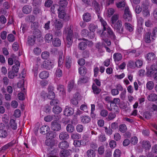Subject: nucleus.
I'll use <instances>...</instances> for the list:
<instances>
[{"label": "nucleus", "mask_w": 157, "mask_h": 157, "mask_svg": "<svg viewBox=\"0 0 157 157\" xmlns=\"http://www.w3.org/2000/svg\"><path fill=\"white\" fill-rule=\"evenodd\" d=\"M69 144L66 141H61L58 145V147L62 150L66 149L69 147Z\"/></svg>", "instance_id": "obj_10"}, {"label": "nucleus", "mask_w": 157, "mask_h": 157, "mask_svg": "<svg viewBox=\"0 0 157 157\" xmlns=\"http://www.w3.org/2000/svg\"><path fill=\"white\" fill-rule=\"evenodd\" d=\"M54 117H55V115H48L44 117V120L46 122H50L52 121Z\"/></svg>", "instance_id": "obj_52"}, {"label": "nucleus", "mask_w": 157, "mask_h": 157, "mask_svg": "<svg viewBox=\"0 0 157 157\" xmlns=\"http://www.w3.org/2000/svg\"><path fill=\"white\" fill-rule=\"evenodd\" d=\"M154 86V84L152 81H149L146 84V88L149 90H151L153 89Z\"/></svg>", "instance_id": "obj_45"}, {"label": "nucleus", "mask_w": 157, "mask_h": 157, "mask_svg": "<svg viewBox=\"0 0 157 157\" xmlns=\"http://www.w3.org/2000/svg\"><path fill=\"white\" fill-rule=\"evenodd\" d=\"M111 25L116 32H119L122 25V21L121 20H118L117 22L114 23V24H111Z\"/></svg>", "instance_id": "obj_7"}, {"label": "nucleus", "mask_w": 157, "mask_h": 157, "mask_svg": "<svg viewBox=\"0 0 157 157\" xmlns=\"http://www.w3.org/2000/svg\"><path fill=\"white\" fill-rule=\"evenodd\" d=\"M13 145V144L11 142L8 143L1 148V151H4L6 150L9 147L12 146Z\"/></svg>", "instance_id": "obj_58"}, {"label": "nucleus", "mask_w": 157, "mask_h": 157, "mask_svg": "<svg viewBox=\"0 0 157 157\" xmlns=\"http://www.w3.org/2000/svg\"><path fill=\"white\" fill-rule=\"evenodd\" d=\"M39 24L37 22H32L31 25V28L32 29L35 30L38 29Z\"/></svg>", "instance_id": "obj_49"}, {"label": "nucleus", "mask_w": 157, "mask_h": 157, "mask_svg": "<svg viewBox=\"0 0 157 157\" xmlns=\"http://www.w3.org/2000/svg\"><path fill=\"white\" fill-rule=\"evenodd\" d=\"M53 63L51 60H45L42 65V67L44 68L47 70H50L52 68Z\"/></svg>", "instance_id": "obj_6"}, {"label": "nucleus", "mask_w": 157, "mask_h": 157, "mask_svg": "<svg viewBox=\"0 0 157 157\" xmlns=\"http://www.w3.org/2000/svg\"><path fill=\"white\" fill-rule=\"evenodd\" d=\"M141 146L142 147L147 150H149L151 147L150 142L148 141H143L141 143Z\"/></svg>", "instance_id": "obj_17"}, {"label": "nucleus", "mask_w": 157, "mask_h": 157, "mask_svg": "<svg viewBox=\"0 0 157 157\" xmlns=\"http://www.w3.org/2000/svg\"><path fill=\"white\" fill-rule=\"evenodd\" d=\"M122 58V56L121 54L119 53H115L113 55V58L115 62L121 60Z\"/></svg>", "instance_id": "obj_26"}, {"label": "nucleus", "mask_w": 157, "mask_h": 157, "mask_svg": "<svg viewBox=\"0 0 157 157\" xmlns=\"http://www.w3.org/2000/svg\"><path fill=\"white\" fill-rule=\"evenodd\" d=\"M46 138L48 139L51 140L55 138L56 136V135L54 132H48L46 134Z\"/></svg>", "instance_id": "obj_34"}, {"label": "nucleus", "mask_w": 157, "mask_h": 157, "mask_svg": "<svg viewBox=\"0 0 157 157\" xmlns=\"http://www.w3.org/2000/svg\"><path fill=\"white\" fill-rule=\"evenodd\" d=\"M10 126L12 129L15 130L17 128V124L15 121L13 119H11L10 121Z\"/></svg>", "instance_id": "obj_38"}, {"label": "nucleus", "mask_w": 157, "mask_h": 157, "mask_svg": "<svg viewBox=\"0 0 157 157\" xmlns=\"http://www.w3.org/2000/svg\"><path fill=\"white\" fill-rule=\"evenodd\" d=\"M8 40L10 42H13L15 40V37L12 34H9L7 37Z\"/></svg>", "instance_id": "obj_61"}, {"label": "nucleus", "mask_w": 157, "mask_h": 157, "mask_svg": "<svg viewBox=\"0 0 157 157\" xmlns=\"http://www.w3.org/2000/svg\"><path fill=\"white\" fill-rule=\"evenodd\" d=\"M41 58L44 59H46L49 56V53L47 51H44L42 52L41 54Z\"/></svg>", "instance_id": "obj_54"}, {"label": "nucleus", "mask_w": 157, "mask_h": 157, "mask_svg": "<svg viewBox=\"0 0 157 157\" xmlns=\"http://www.w3.org/2000/svg\"><path fill=\"white\" fill-rule=\"evenodd\" d=\"M72 151L70 149H64L61 151L59 155L61 157H67L71 155Z\"/></svg>", "instance_id": "obj_9"}, {"label": "nucleus", "mask_w": 157, "mask_h": 157, "mask_svg": "<svg viewBox=\"0 0 157 157\" xmlns=\"http://www.w3.org/2000/svg\"><path fill=\"white\" fill-rule=\"evenodd\" d=\"M60 7L58 5H55L52 6L51 8V10L52 13H55V12L57 10L58 11H59Z\"/></svg>", "instance_id": "obj_39"}, {"label": "nucleus", "mask_w": 157, "mask_h": 157, "mask_svg": "<svg viewBox=\"0 0 157 157\" xmlns=\"http://www.w3.org/2000/svg\"><path fill=\"white\" fill-rule=\"evenodd\" d=\"M53 38L52 34L50 33H48L46 34L44 40L45 42L47 43L51 42Z\"/></svg>", "instance_id": "obj_24"}, {"label": "nucleus", "mask_w": 157, "mask_h": 157, "mask_svg": "<svg viewBox=\"0 0 157 157\" xmlns=\"http://www.w3.org/2000/svg\"><path fill=\"white\" fill-rule=\"evenodd\" d=\"M36 38L32 35L29 36L28 38V43L29 44L31 45H33L34 44Z\"/></svg>", "instance_id": "obj_37"}, {"label": "nucleus", "mask_w": 157, "mask_h": 157, "mask_svg": "<svg viewBox=\"0 0 157 157\" xmlns=\"http://www.w3.org/2000/svg\"><path fill=\"white\" fill-rule=\"evenodd\" d=\"M120 102V100L118 98H114L113 101H110V106L112 105H117V104H118Z\"/></svg>", "instance_id": "obj_59"}, {"label": "nucleus", "mask_w": 157, "mask_h": 157, "mask_svg": "<svg viewBox=\"0 0 157 157\" xmlns=\"http://www.w3.org/2000/svg\"><path fill=\"white\" fill-rule=\"evenodd\" d=\"M86 153L88 157H95L96 155V153L94 150L92 149L88 150Z\"/></svg>", "instance_id": "obj_32"}, {"label": "nucleus", "mask_w": 157, "mask_h": 157, "mask_svg": "<svg viewBox=\"0 0 157 157\" xmlns=\"http://www.w3.org/2000/svg\"><path fill=\"white\" fill-rule=\"evenodd\" d=\"M92 5L94 7L96 11L98 13L100 12V8L99 5L96 1H94L92 2Z\"/></svg>", "instance_id": "obj_42"}, {"label": "nucleus", "mask_w": 157, "mask_h": 157, "mask_svg": "<svg viewBox=\"0 0 157 157\" xmlns=\"http://www.w3.org/2000/svg\"><path fill=\"white\" fill-rule=\"evenodd\" d=\"M52 44L55 47L59 46L61 44V41L58 38H54L52 40Z\"/></svg>", "instance_id": "obj_28"}, {"label": "nucleus", "mask_w": 157, "mask_h": 157, "mask_svg": "<svg viewBox=\"0 0 157 157\" xmlns=\"http://www.w3.org/2000/svg\"><path fill=\"white\" fill-rule=\"evenodd\" d=\"M124 25L125 29L128 31L131 32L133 30V26L130 23L125 22Z\"/></svg>", "instance_id": "obj_31"}, {"label": "nucleus", "mask_w": 157, "mask_h": 157, "mask_svg": "<svg viewBox=\"0 0 157 157\" xmlns=\"http://www.w3.org/2000/svg\"><path fill=\"white\" fill-rule=\"evenodd\" d=\"M32 10V7L29 5L24 6L22 9L23 12L26 14H29L31 12Z\"/></svg>", "instance_id": "obj_21"}, {"label": "nucleus", "mask_w": 157, "mask_h": 157, "mask_svg": "<svg viewBox=\"0 0 157 157\" xmlns=\"http://www.w3.org/2000/svg\"><path fill=\"white\" fill-rule=\"evenodd\" d=\"M119 17V15L118 14L116 13L114 14L111 19V24H114L117 22L118 20Z\"/></svg>", "instance_id": "obj_27"}, {"label": "nucleus", "mask_w": 157, "mask_h": 157, "mask_svg": "<svg viewBox=\"0 0 157 157\" xmlns=\"http://www.w3.org/2000/svg\"><path fill=\"white\" fill-rule=\"evenodd\" d=\"M86 69L84 67H81L78 68V72L81 75H84L86 73Z\"/></svg>", "instance_id": "obj_40"}, {"label": "nucleus", "mask_w": 157, "mask_h": 157, "mask_svg": "<svg viewBox=\"0 0 157 157\" xmlns=\"http://www.w3.org/2000/svg\"><path fill=\"white\" fill-rule=\"evenodd\" d=\"M104 128H105V132L107 135L110 136L112 134L113 131L112 129L110 128V126L109 127V128L106 127H105Z\"/></svg>", "instance_id": "obj_48"}, {"label": "nucleus", "mask_w": 157, "mask_h": 157, "mask_svg": "<svg viewBox=\"0 0 157 157\" xmlns=\"http://www.w3.org/2000/svg\"><path fill=\"white\" fill-rule=\"evenodd\" d=\"M41 49L38 47H36L33 49V53L36 55H39L41 52Z\"/></svg>", "instance_id": "obj_55"}, {"label": "nucleus", "mask_w": 157, "mask_h": 157, "mask_svg": "<svg viewBox=\"0 0 157 157\" xmlns=\"http://www.w3.org/2000/svg\"><path fill=\"white\" fill-rule=\"evenodd\" d=\"M121 155V151L119 149H116L114 151L113 153V156L114 157H120Z\"/></svg>", "instance_id": "obj_64"}, {"label": "nucleus", "mask_w": 157, "mask_h": 157, "mask_svg": "<svg viewBox=\"0 0 157 157\" xmlns=\"http://www.w3.org/2000/svg\"><path fill=\"white\" fill-rule=\"evenodd\" d=\"M59 138L61 140H67L69 138V135L67 132H63L60 133Z\"/></svg>", "instance_id": "obj_16"}, {"label": "nucleus", "mask_w": 157, "mask_h": 157, "mask_svg": "<svg viewBox=\"0 0 157 157\" xmlns=\"http://www.w3.org/2000/svg\"><path fill=\"white\" fill-rule=\"evenodd\" d=\"M110 106L111 108L108 109L109 110L113 111L116 113L119 112V109L117 105H112Z\"/></svg>", "instance_id": "obj_41"}, {"label": "nucleus", "mask_w": 157, "mask_h": 157, "mask_svg": "<svg viewBox=\"0 0 157 157\" xmlns=\"http://www.w3.org/2000/svg\"><path fill=\"white\" fill-rule=\"evenodd\" d=\"M53 87L52 86H50L48 88V93L47 97L49 99H52L55 98V94L53 91Z\"/></svg>", "instance_id": "obj_11"}, {"label": "nucleus", "mask_w": 157, "mask_h": 157, "mask_svg": "<svg viewBox=\"0 0 157 157\" xmlns=\"http://www.w3.org/2000/svg\"><path fill=\"white\" fill-rule=\"evenodd\" d=\"M98 19L100 21L102 26L103 27V30L102 32L100 30L98 33L100 34V36L102 38H107L109 36L111 38L114 39L115 36L114 33L111 28L107 25L106 21L99 15L98 16Z\"/></svg>", "instance_id": "obj_1"}, {"label": "nucleus", "mask_w": 157, "mask_h": 157, "mask_svg": "<svg viewBox=\"0 0 157 157\" xmlns=\"http://www.w3.org/2000/svg\"><path fill=\"white\" fill-rule=\"evenodd\" d=\"M123 17L126 21H129L132 20V16L129 8L128 7H125L124 10V14Z\"/></svg>", "instance_id": "obj_3"}, {"label": "nucleus", "mask_w": 157, "mask_h": 157, "mask_svg": "<svg viewBox=\"0 0 157 157\" xmlns=\"http://www.w3.org/2000/svg\"><path fill=\"white\" fill-rule=\"evenodd\" d=\"M75 84V82L73 80H71L70 81L68 84V91L70 92L73 88Z\"/></svg>", "instance_id": "obj_43"}, {"label": "nucleus", "mask_w": 157, "mask_h": 157, "mask_svg": "<svg viewBox=\"0 0 157 157\" xmlns=\"http://www.w3.org/2000/svg\"><path fill=\"white\" fill-rule=\"evenodd\" d=\"M60 29H53L54 32V35L56 36H60L62 35V33Z\"/></svg>", "instance_id": "obj_62"}, {"label": "nucleus", "mask_w": 157, "mask_h": 157, "mask_svg": "<svg viewBox=\"0 0 157 157\" xmlns=\"http://www.w3.org/2000/svg\"><path fill=\"white\" fill-rule=\"evenodd\" d=\"M106 139L105 135L103 134H101L98 136V140L101 142H104Z\"/></svg>", "instance_id": "obj_53"}, {"label": "nucleus", "mask_w": 157, "mask_h": 157, "mask_svg": "<svg viewBox=\"0 0 157 157\" xmlns=\"http://www.w3.org/2000/svg\"><path fill=\"white\" fill-rule=\"evenodd\" d=\"M74 113V110L71 108H66L64 111V115L67 116H70Z\"/></svg>", "instance_id": "obj_20"}, {"label": "nucleus", "mask_w": 157, "mask_h": 157, "mask_svg": "<svg viewBox=\"0 0 157 157\" xmlns=\"http://www.w3.org/2000/svg\"><path fill=\"white\" fill-rule=\"evenodd\" d=\"M52 111L55 114H58L61 112L62 109L59 106L55 105L53 108Z\"/></svg>", "instance_id": "obj_33"}, {"label": "nucleus", "mask_w": 157, "mask_h": 157, "mask_svg": "<svg viewBox=\"0 0 157 157\" xmlns=\"http://www.w3.org/2000/svg\"><path fill=\"white\" fill-rule=\"evenodd\" d=\"M41 32L38 29H36L33 32V36L36 38L40 37L41 36Z\"/></svg>", "instance_id": "obj_35"}, {"label": "nucleus", "mask_w": 157, "mask_h": 157, "mask_svg": "<svg viewBox=\"0 0 157 157\" xmlns=\"http://www.w3.org/2000/svg\"><path fill=\"white\" fill-rule=\"evenodd\" d=\"M35 20V16L33 15H30L27 16L25 18L26 21L32 22Z\"/></svg>", "instance_id": "obj_47"}, {"label": "nucleus", "mask_w": 157, "mask_h": 157, "mask_svg": "<svg viewBox=\"0 0 157 157\" xmlns=\"http://www.w3.org/2000/svg\"><path fill=\"white\" fill-rule=\"evenodd\" d=\"M155 55L153 52L148 53L147 56V59L149 61H152L155 58Z\"/></svg>", "instance_id": "obj_30"}, {"label": "nucleus", "mask_w": 157, "mask_h": 157, "mask_svg": "<svg viewBox=\"0 0 157 157\" xmlns=\"http://www.w3.org/2000/svg\"><path fill=\"white\" fill-rule=\"evenodd\" d=\"M49 76L48 72L47 71H43L39 75V77L41 79H45L47 78Z\"/></svg>", "instance_id": "obj_22"}, {"label": "nucleus", "mask_w": 157, "mask_h": 157, "mask_svg": "<svg viewBox=\"0 0 157 157\" xmlns=\"http://www.w3.org/2000/svg\"><path fill=\"white\" fill-rule=\"evenodd\" d=\"M40 133L43 134H45L50 130L49 127L47 125H43L40 128Z\"/></svg>", "instance_id": "obj_18"}, {"label": "nucleus", "mask_w": 157, "mask_h": 157, "mask_svg": "<svg viewBox=\"0 0 157 157\" xmlns=\"http://www.w3.org/2000/svg\"><path fill=\"white\" fill-rule=\"evenodd\" d=\"M81 121L83 123H87L90 121V119L89 117L87 116H84L80 117Z\"/></svg>", "instance_id": "obj_29"}, {"label": "nucleus", "mask_w": 157, "mask_h": 157, "mask_svg": "<svg viewBox=\"0 0 157 157\" xmlns=\"http://www.w3.org/2000/svg\"><path fill=\"white\" fill-rule=\"evenodd\" d=\"M92 89L93 92L95 94H99L101 91V89L98 87L94 83H93L92 85Z\"/></svg>", "instance_id": "obj_23"}, {"label": "nucleus", "mask_w": 157, "mask_h": 157, "mask_svg": "<svg viewBox=\"0 0 157 157\" xmlns=\"http://www.w3.org/2000/svg\"><path fill=\"white\" fill-rule=\"evenodd\" d=\"M64 59V57L63 55V52H59V59H58V66L61 67L63 65Z\"/></svg>", "instance_id": "obj_14"}, {"label": "nucleus", "mask_w": 157, "mask_h": 157, "mask_svg": "<svg viewBox=\"0 0 157 157\" xmlns=\"http://www.w3.org/2000/svg\"><path fill=\"white\" fill-rule=\"evenodd\" d=\"M53 25L54 26V29H60L63 27V24L61 21L59 19H55L52 20Z\"/></svg>", "instance_id": "obj_4"}, {"label": "nucleus", "mask_w": 157, "mask_h": 157, "mask_svg": "<svg viewBox=\"0 0 157 157\" xmlns=\"http://www.w3.org/2000/svg\"><path fill=\"white\" fill-rule=\"evenodd\" d=\"M63 33L64 34L67 35L66 46L68 48H70L72 45L74 37L72 26L70 25L66 27L64 29Z\"/></svg>", "instance_id": "obj_2"}, {"label": "nucleus", "mask_w": 157, "mask_h": 157, "mask_svg": "<svg viewBox=\"0 0 157 157\" xmlns=\"http://www.w3.org/2000/svg\"><path fill=\"white\" fill-rule=\"evenodd\" d=\"M79 94L77 93L75 94L73 98L71 100V103L74 105H76L78 104V98L79 97Z\"/></svg>", "instance_id": "obj_25"}, {"label": "nucleus", "mask_w": 157, "mask_h": 157, "mask_svg": "<svg viewBox=\"0 0 157 157\" xmlns=\"http://www.w3.org/2000/svg\"><path fill=\"white\" fill-rule=\"evenodd\" d=\"M147 99L148 101H156L157 100V95L155 93H151L148 96Z\"/></svg>", "instance_id": "obj_19"}, {"label": "nucleus", "mask_w": 157, "mask_h": 157, "mask_svg": "<svg viewBox=\"0 0 157 157\" xmlns=\"http://www.w3.org/2000/svg\"><path fill=\"white\" fill-rule=\"evenodd\" d=\"M157 67L155 65H151L150 67H147V73L148 76H150L156 70Z\"/></svg>", "instance_id": "obj_12"}, {"label": "nucleus", "mask_w": 157, "mask_h": 157, "mask_svg": "<svg viewBox=\"0 0 157 157\" xmlns=\"http://www.w3.org/2000/svg\"><path fill=\"white\" fill-rule=\"evenodd\" d=\"M82 40H85V41H82L79 43L78 45V48L79 49L83 50L86 48L87 43L89 41L84 38H82Z\"/></svg>", "instance_id": "obj_13"}, {"label": "nucleus", "mask_w": 157, "mask_h": 157, "mask_svg": "<svg viewBox=\"0 0 157 157\" xmlns=\"http://www.w3.org/2000/svg\"><path fill=\"white\" fill-rule=\"evenodd\" d=\"M71 58L69 56L66 57L65 60V66L67 69H70L72 65Z\"/></svg>", "instance_id": "obj_15"}, {"label": "nucleus", "mask_w": 157, "mask_h": 157, "mask_svg": "<svg viewBox=\"0 0 157 157\" xmlns=\"http://www.w3.org/2000/svg\"><path fill=\"white\" fill-rule=\"evenodd\" d=\"M144 39L146 43H149L155 39L152 35L151 36V33L148 32L146 33L144 35Z\"/></svg>", "instance_id": "obj_8"}, {"label": "nucleus", "mask_w": 157, "mask_h": 157, "mask_svg": "<svg viewBox=\"0 0 157 157\" xmlns=\"http://www.w3.org/2000/svg\"><path fill=\"white\" fill-rule=\"evenodd\" d=\"M142 13L144 17H147L150 16V12L148 8L145 7L143 8Z\"/></svg>", "instance_id": "obj_44"}, {"label": "nucleus", "mask_w": 157, "mask_h": 157, "mask_svg": "<svg viewBox=\"0 0 157 157\" xmlns=\"http://www.w3.org/2000/svg\"><path fill=\"white\" fill-rule=\"evenodd\" d=\"M138 141L137 138L136 136H133L131 138V144L133 145H135L137 144Z\"/></svg>", "instance_id": "obj_60"}, {"label": "nucleus", "mask_w": 157, "mask_h": 157, "mask_svg": "<svg viewBox=\"0 0 157 157\" xmlns=\"http://www.w3.org/2000/svg\"><path fill=\"white\" fill-rule=\"evenodd\" d=\"M74 130V127L72 124H69L67 125L66 127V130L68 132H73Z\"/></svg>", "instance_id": "obj_46"}, {"label": "nucleus", "mask_w": 157, "mask_h": 157, "mask_svg": "<svg viewBox=\"0 0 157 157\" xmlns=\"http://www.w3.org/2000/svg\"><path fill=\"white\" fill-rule=\"evenodd\" d=\"M91 19V17L90 14L88 13H85L83 15V19L86 22L89 21H90Z\"/></svg>", "instance_id": "obj_36"}, {"label": "nucleus", "mask_w": 157, "mask_h": 157, "mask_svg": "<svg viewBox=\"0 0 157 157\" xmlns=\"http://www.w3.org/2000/svg\"><path fill=\"white\" fill-rule=\"evenodd\" d=\"M81 137V136L79 134L75 132L72 134L71 138L72 139H78Z\"/></svg>", "instance_id": "obj_56"}, {"label": "nucleus", "mask_w": 157, "mask_h": 157, "mask_svg": "<svg viewBox=\"0 0 157 157\" xmlns=\"http://www.w3.org/2000/svg\"><path fill=\"white\" fill-rule=\"evenodd\" d=\"M2 121L5 123H7L9 121V117L7 114H4L2 117Z\"/></svg>", "instance_id": "obj_63"}, {"label": "nucleus", "mask_w": 157, "mask_h": 157, "mask_svg": "<svg viewBox=\"0 0 157 157\" xmlns=\"http://www.w3.org/2000/svg\"><path fill=\"white\" fill-rule=\"evenodd\" d=\"M51 129L54 131H59L61 129L60 124L56 121H53L51 123Z\"/></svg>", "instance_id": "obj_5"}, {"label": "nucleus", "mask_w": 157, "mask_h": 157, "mask_svg": "<svg viewBox=\"0 0 157 157\" xmlns=\"http://www.w3.org/2000/svg\"><path fill=\"white\" fill-rule=\"evenodd\" d=\"M119 131L122 133H124L127 130V127L124 124H121L119 126Z\"/></svg>", "instance_id": "obj_50"}, {"label": "nucleus", "mask_w": 157, "mask_h": 157, "mask_svg": "<svg viewBox=\"0 0 157 157\" xmlns=\"http://www.w3.org/2000/svg\"><path fill=\"white\" fill-rule=\"evenodd\" d=\"M66 15V13L63 10L58 11V17L60 19H63Z\"/></svg>", "instance_id": "obj_51"}, {"label": "nucleus", "mask_w": 157, "mask_h": 157, "mask_svg": "<svg viewBox=\"0 0 157 157\" xmlns=\"http://www.w3.org/2000/svg\"><path fill=\"white\" fill-rule=\"evenodd\" d=\"M7 135V132L4 130H0V137L5 138Z\"/></svg>", "instance_id": "obj_57"}]
</instances>
